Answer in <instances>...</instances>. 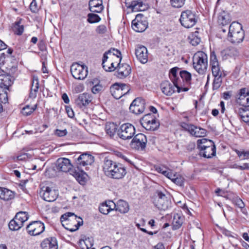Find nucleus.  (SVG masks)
<instances>
[{
  "label": "nucleus",
  "mask_w": 249,
  "mask_h": 249,
  "mask_svg": "<svg viewBox=\"0 0 249 249\" xmlns=\"http://www.w3.org/2000/svg\"><path fill=\"white\" fill-rule=\"evenodd\" d=\"M181 126L195 137H201L206 135L207 131L206 129L193 124L183 122L181 124Z\"/></svg>",
  "instance_id": "obj_13"
},
{
  "label": "nucleus",
  "mask_w": 249,
  "mask_h": 249,
  "mask_svg": "<svg viewBox=\"0 0 249 249\" xmlns=\"http://www.w3.org/2000/svg\"><path fill=\"white\" fill-rule=\"evenodd\" d=\"M184 181V178L181 176L178 175L176 178H174L173 182L178 186H181L183 185Z\"/></svg>",
  "instance_id": "obj_53"
},
{
  "label": "nucleus",
  "mask_w": 249,
  "mask_h": 249,
  "mask_svg": "<svg viewBox=\"0 0 249 249\" xmlns=\"http://www.w3.org/2000/svg\"><path fill=\"white\" fill-rule=\"evenodd\" d=\"M214 77L213 88V89H217L221 86L222 82V76H218L217 77Z\"/></svg>",
  "instance_id": "obj_47"
},
{
  "label": "nucleus",
  "mask_w": 249,
  "mask_h": 249,
  "mask_svg": "<svg viewBox=\"0 0 249 249\" xmlns=\"http://www.w3.org/2000/svg\"><path fill=\"white\" fill-rule=\"evenodd\" d=\"M70 160L67 158H59L56 161V168L59 171L69 172L78 181V172L75 169H73Z\"/></svg>",
  "instance_id": "obj_7"
},
{
  "label": "nucleus",
  "mask_w": 249,
  "mask_h": 249,
  "mask_svg": "<svg viewBox=\"0 0 249 249\" xmlns=\"http://www.w3.org/2000/svg\"><path fill=\"white\" fill-rule=\"evenodd\" d=\"M94 162V157L89 152H84L79 156V166L91 165Z\"/></svg>",
  "instance_id": "obj_22"
},
{
  "label": "nucleus",
  "mask_w": 249,
  "mask_h": 249,
  "mask_svg": "<svg viewBox=\"0 0 249 249\" xmlns=\"http://www.w3.org/2000/svg\"><path fill=\"white\" fill-rule=\"evenodd\" d=\"M102 66L103 69L107 71H112L116 69V67L115 66V62L113 61V60L110 59H107L104 64L103 63V59Z\"/></svg>",
  "instance_id": "obj_34"
},
{
  "label": "nucleus",
  "mask_w": 249,
  "mask_h": 249,
  "mask_svg": "<svg viewBox=\"0 0 249 249\" xmlns=\"http://www.w3.org/2000/svg\"><path fill=\"white\" fill-rule=\"evenodd\" d=\"M8 226L11 231H18L23 227L22 224L18 222L15 217L10 221Z\"/></svg>",
  "instance_id": "obj_39"
},
{
  "label": "nucleus",
  "mask_w": 249,
  "mask_h": 249,
  "mask_svg": "<svg viewBox=\"0 0 249 249\" xmlns=\"http://www.w3.org/2000/svg\"><path fill=\"white\" fill-rule=\"evenodd\" d=\"M145 101L141 98L134 99L129 107V110L132 113L138 115L143 112L145 109Z\"/></svg>",
  "instance_id": "obj_16"
},
{
  "label": "nucleus",
  "mask_w": 249,
  "mask_h": 249,
  "mask_svg": "<svg viewBox=\"0 0 249 249\" xmlns=\"http://www.w3.org/2000/svg\"><path fill=\"white\" fill-rule=\"evenodd\" d=\"M7 90H0V103H6L8 101Z\"/></svg>",
  "instance_id": "obj_50"
},
{
  "label": "nucleus",
  "mask_w": 249,
  "mask_h": 249,
  "mask_svg": "<svg viewBox=\"0 0 249 249\" xmlns=\"http://www.w3.org/2000/svg\"><path fill=\"white\" fill-rule=\"evenodd\" d=\"M78 62L73 63L71 67V72L72 76L76 79H78Z\"/></svg>",
  "instance_id": "obj_49"
},
{
  "label": "nucleus",
  "mask_w": 249,
  "mask_h": 249,
  "mask_svg": "<svg viewBox=\"0 0 249 249\" xmlns=\"http://www.w3.org/2000/svg\"><path fill=\"white\" fill-rule=\"evenodd\" d=\"M102 0H90L89 3V10L94 7L102 5Z\"/></svg>",
  "instance_id": "obj_52"
},
{
  "label": "nucleus",
  "mask_w": 249,
  "mask_h": 249,
  "mask_svg": "<svg viewBox=\"0 0 249 249\" xmlns=\"http://www.w3.org/2000/svg\"><path fill=\"white\" fill-rule=\"evenodd\" d=\"M115 208V203L112 200H108L100 205L99 210L102 213L107 214L110 212L114 210Z\"/></svg>",
  "instance_id": "obj_23"
},
{
  "label": "nucleus",
  "mask_w": 249,
  "mask_h": 249,
  "mask_svg": "<svg viewBox=\"0 0 249 249\" xmlns=\"http://www.w3.org/2000/svg\"><path fill=\"white\" fill-rule=\"evenodd\" d=\"M103 10V5H98L94 7L93 8H91L90 11L93 13H100Z\"/></svg>",
  "instance_id": "obj_61"
},
{
  "label": "nucleus",
  "mask_w": 249,
  "mask_h": 249,
  "mask_svg": "<svg viewBox=\"0 0 249 249\" xmlns=\"http://www.w3.org/2000/svg\"><path fill=\"white\" fill-rule=\"evenodd\" d=\"M14 217L23 226L24 223L28 219L29 215L26 212L20 211L17 213Z\"/></svg>",
  "instance_id": "obj_35"
},
{
  "label": "nucleus",
  "mask_w": 249,
  "mask_h": 249,
  "mask_svg": "<svg viewBox=\"0 0 249 249\" xmlns=\"http://www.w3.org/2000/svg\"><path fill=\"white\" fill-rule=\"evenodd\" d=\"M236 153L239 158L242 159H246L249 157V151H240L238 150H235Z\"/></svg>",
  "instance_id": "obj_56"
},
{
  "label": "nucleus",
  "mask_w": 249,
  "mask_h": 249,
  "mask_svg": "<svg viewBox=\"0 0 249 249\" xmlns=\"http://www.w3.org/2000/svg\"><path fill=\"white\" fill-rule=\"evenodd\" d=\"M199 155L205 158H211L216 154V147L213 142L206 138L197 141Z\"/></svg>",
  "instance_id": "obj_2"
},
{
  "label": "nucleus",
  "mask_w": 249,
  "mask_h": 249,
  "mask_svg": "<svg viewBox=\"0 0 249 249\" xmlns=\"http://www.w3.org/2000/svg\"><path fill=\"white\" fill-rule=\"evenodd\" d=\"M89 179V178L88 174L79 168V183L82 185H85Z\"/></svg>",
  "instance_id": "obj_37"
},
{
  "label": "nucleus",
  "mask_w": 249,
  "mask_h": 249,
  "mask_svg": "<svg viewBox=\"0 0 249 249\" xmlns=\"http://www.w3.org/2000/svg\"><path fill=\"white\" fill-rule=\"evenodd\" d=\"M44 230V224L40 221H32L26 227V230L28 233L32 236L40 234L43 232Z\"/></svg>",
  "instance_id": "obj_15"
},
{
  "label": "nucleus",
  "mask_w": 249,
  "mask_h": 249,
  "mask_svg": "<svg viewBox=\"0 0 249 249\" xmlns=\"http://www.w3.org/2000/svg\"><path fill=\"white\" fill-rule=\"evenodd\" d=\"M142 125L146 130L154 131L159 126V123L150 113L144 115L141 121Z\"/></svg>",
  "instance_id": "obj_12"
},
{
  "label": "nucleus",
  "mask_w": 249,
  "mask_h": 249,
  "mask_svg": "<svg viewBox=\"0 0 249 249\" xmlns=\"http://www.w3.org/2000/svg\"><path fill=\"white\" fill-rule=\"evenodd\" d=\"M66 110L68 115L70 118H73L74 116V112L72 109L68 106L66 107Z\"/></svg>",
  "instance_id": "obj_63"
},
{
  "label": "nucleus",
  "mask_w": 249,
  "mask_h": 249,
  "mask_svg": "<svg viewBox=\"0 0 249 249\" xmlns=\"http://www.w3.org/2000/svg\"><path fill=\"white\" fill-rule=\"evenodd\" d=\"M143 20H146L145 19V18L142 14H138L134 19L132 20V22H141V21H143Z\"/></svg>",
  "instance_id": "obj_60"
},
{
  "label": "nucleus",
  "mask_w": 249,
  "mask_h": 249,
  "mask_svg": "<svg viewBox=\"0 0 249 249\" xmlns=\"http://www.w3.org/2000/svg\"><path fill=\"white\" fill-rule=\"evenodd\" d=\"M131 27L136 32H142L144 31L148 27V22L146 20L141 22H132Z\"/></svg>",
  "instance_id": "obj_28"
},
{
  "label": "nucleus",
  "mask_w": 249,
  "mask_h": 249,
  "mask_svg": "<svg viewBox=\"0 0 249 249\" xmlns=\"http://www.w3.org/2000/svg\"><path fill=\"white\" fill-rule=\"evenodd\" d=\"M96 31L100 34L104 33L106 31V27L104 25L99 26L96 29Z\"/></svg>",
  "instance_id": "obj_64"
},
{
  "label": "nucleus",
  "mask_w": 249,
  "mask_h": 249,
  "mask_svg": "<svg viewBox=\"0 0 249 249\" xmlns=\"http://www.w3.org/2000/svg\"><path fill=\"white\" fill-rule=\"evenodd\" d=\"M103 89V86L100 84L99 83H98L96 84L91 89L92 92L94 94H96L99 93L100 91H102Z\"/></svg>",
  "instance_id": "obj_54"
},
{
  "label": "nucleus",
  "mask_w": 249,
  "mask_h": 249,
  "mask_svg": "<svg viewBox=\"0 0 249 249\" xmlns=\"http://www.w3.org/2000/svg\"><path fill=\"white\" fill-rule=\"evenodd\" d=\"M15 193L7 188L0 187V198L8 201L15 197Z\"/></svg>",
  "instance_id": "obj_26"
},
{
  "label": "nucleus",
  "mask_w": 249,
  "mask_h": 249,
  "mask_svg": "<svg viewBox=\"0 0 249 249\" xmlns=\"http://www.w3.org/2000/svg\"><path fill=\"white\" fill-rule=\"evenodd\" d=\"M77 216L73 213L68 212L62 214L60 221L63 226L67 230L75 231L78 230Z\"/></svg>",
  "instance_id": "obj_5"
},
{
  "label": "nucleus",
  "mask_w": 249,
  "mask_h": 249,
  "mask_svg": "<svg viewBox=\"0 0 249 249\" xmlns=\"http://www.w3.org/2000/svg\"><path fill=\"white\" fill-rule=\"evenodd\" d=\"M88 17L87 21L90 23L98 22L101 20L99 16L95 14H89Z\"/></svg>",
  "instance_id": "obj_46"
},
{
  "label": "nucleus",
  "mask_w": 249,
  "mask_h": 249,
  "mask_svg": "<svg viewBox=\"0 0 249 249\" xmlns=\"http://www.w3.org/2000/svg\"><path fill=\"white\" fill-rule=\"evenodd\" d=\"M39 88V81L37 77H34L33 83L30 89L29 97L31 98H35Z\"/></svg>",
  "instance_id": "obj_30"
},
{
  "label": "nucleus",
  "mask_w": 249,
  "mask_h": 249,
  "mask_svg": "<svg viewBox=\"0 0 249 249\" xmlns=\"http://www.w3.org/2000/svg\"><path fill=\"white\" fill-rule=\"evenodd\" d=\"M102 168L107 177L115 179L123 178L127 173L126 168L123 164L107 158L103 161Z\"/></svg>",
  "instance_id": "obj_1"
},
{
  "label": "nucleus",
  "mask_w": 249,
  "mask_h": 249,
  "mask_svg": "<svg viewBox=\"0 0 249 249\" xmlns=\"http://www.w3.org/2000/svg\"><path fill=\"white\" fill-rule=\"evenodd\" d=\"M176 86L174 83H171L168 81H164L160 84L162 92L166 96H171L175 91Z\"/></svg>",
  "instance_id": "obj_21"
},
{
  "label": "nucleus",
  "mask_w": 249,
  "mask_h": 249,
  "mask_svg": "<svg viewBox=\"0 0 249 249\" xmlns=\"http://www.w3.org/2000/svg\"><path fill=\"white\" fill-rule=\"evenodd\" d=\"M117 68L116 76L117 77L122 79L128 76L131 73V69L127 64H120L119 62L116 66Z\"/></svg>",
  "instance_id": "obj_19"
},
{
  "label": "nucleus",
  "mask_w": 249,
  "mask_h": 249,
  "mask_svg": "<svg viewBox=\"0 0 249 249\" xmlns=\"http://www.w3.org/2000/svg\"><path fill=\"white\" fill-rule=\"evenodd\" d=\"M14 78L10 74L0 75V90H8L14 81Z\"/></svg>",
  "instance_id": "obj_20"
},
{
  "label": "nucleus",
  "mask_w": 249,
  "mask_h": 249,
  "mask_svg": "<svg viewBox=\"0 0 249 249\" xmlns=\"http://www.w3.org/2000/svg\"><path fill=\"white\" fill-rule=\"evenodd\" d=\"M188 40L193 46L197 45L201 41L200 37L198 36V32L196 31L194 33H192L188 36Z\"/></svg>",
  "instance_id": "obj_36"
},
{
  "label": "nucleus",
  "mask_w": 249,
  "mask_h": 249,
  "mask_svg": "<svg viewBox=\"0 0 249 249\" xmlns=\"http://www.w3.org/2000/svg\"><path fill=\"white\" fill-rule=\"evenodd\" d=\"M14 30L15 34L18 35H21L23 32L24 26L22 25H20V21L16 22L15 23Z\"/></svg>",
  "instance_id": "obj_45"
},
{
  "label": "nucleus",
  "mask_w": 249,
  "mask_h": 249,
  "mask_svg": "<svg viewBox=\"0 0 249 249\" xmlns=\"http://www.w3.org/2000/svg\"><path fill=\"white\" fill-rule=\"evenodd\" d=\"M178 68L176 67L171 69L170 71V77L172 82L174 83L175 85L176 86L177 89V92L180 93L181 91L180 88L178 86V81H180V79L177 77V71Z\"/></svg>",
  "instance_id": "obj_29"
},
{
  "label": "nucleus",
  "mask_w": 249,
  "mask_h": 249,
  "mask_svg": "<svg viewBox=\"0 0 249 249\" xmlns=\"http://www.w3.org/2000/svg\"><path fill=\"white\" fill-rule=\"evenodd\" d=\"M39 196L44 200L48 202L54 201L58 197V191L53 187L41 185L39 190Z\"/></svg>",
  "instance_id": "obj_8"
},
{
  "label": "nucleus",
  "mask_w": 249,
  "mask_h": 249,
  "mask_svg": "<svg viewBox=\"0 0 249 249\" xmlns=\"http://www.w3.org/2000/svg\"><path fill=\"white\" fill-rule=\"evenodd\" d=\"M193 67L199 74H203L207 71L208 67V57L203 52H196L193 58Z\"/></svg>",
  "instance_id": "obj_4"
},
{
  "label": "nucleus",
  "mask_w": 249,
  "mask_h": 249,
  "mask_svg": "<svg viewBox=\"0 0 249 249\" xmlns=\"http://www.w3.org/2000/svg\"><path fill=\"white\" fill-rule=\"evenodd\" d=\"M157 195L155 196L153 200L154 205L159 210L165 211L171 206V201L161 191H157Z\"/></svg>",
  "instance_id": "obj_9"
},
{
  "label": "nucleus",
  "mask_w": 249,
  "mask_h": 249,
  "mask_svg": "<svg viewBox=\"0 0 249 249\" xmlns=\"http://www.w3.org/2000/svg\"><path fill=\"white\" fill-rule=\"evenodd\" d=\"M184 217L178 213L175 214L173 220V230L178 229L182 225Z\"/></svg>",
  "instance_id": "obj_31"
},
{
  "label": "nucleus",
  "mask_w": 249,
  "mask_h": 249,
  "mask_svg": "<svg viewBox=\"0 0 249 249\" xmlns=\"http://www.w3.org/2000/svg\"><path fill=\"white\" fill-rule=\"evenodd\" d=\"M240 103L244 106L249 107V93L240 101Z\"/></svg>",
  "instance_id": "obj_57"
},
{
  "label": "nucleus",
  "mask_w": 249,
  "mask_h": 249,
  "mask_svg": "<svg viewBox=\"0 0 249 249\" xmlns=\"http://www.w3.org/2000/svg\"><path fill=\"white\" fill-rule=\"evenodd\" d=\"M54 134L58 137H64L67 134V131L66 129L64 130L57 129L55 130Z\"/></svg>",
  "instance_id": "obj_58"
},
{
  "label": "nucleus",
  "mask_w": 249,
  "mask_h": 249,
  "mask_svg": "<svg viewBox=\"0 0 249 249\" xmlns=\"http://www.w3.org/2000/svg\"><path fill=\"white\" fill-rule=\"evenodd\" d=\"M91 246L92 243L89 238L79 240V249H89Z\"/></svg>",
  "instance_id": "obj_38"
},
{
  "label": "nucleus",
  "mask_w": 249,
  "mask_h": 249,
  "mask_svg": "<svg viewBox=\"0 0 249 249\" xmlns=\"http://www.w3.org/2000/svg\"><path fill=\"white\" fill-rule=\"evenodd\" d=\"M228 39L232 43H239L244 38V32L242 26L238 22H233L229 28Z\"/></svg>",
  "instance_id": "obj_3"
},
{
  "label": "nucleus",
  "mask_w": 249,
  "mask_h": 249,
  "mask_svg": "<svg viewBox=\"0 0 249 249\" xmlns=\"http://www.w3.org/2000/svg\"><path fill=\"white\" fill-rule=\"evenodd\" d=\"M135 132V128L133 124L125 123L121 125L118 130V136L122 140H130L133 138Z\"/></svg>",
  "instance_id": "obj_10"
},
{
  "label": "nucleus",
  "mask_w": 249,
  "mask_h": 249,
  "mask_svg": "<svg viewBox=\"0 0 249 249\" xmlns=\"http://www.w3.org/2000/svg\"><path fill=\"white\" fill-rule=\"evenodd\" d=\"M179 75L182 81L186 82H189L191 80V74L190 73L186 71H182L179 72Z\"/></svg>",
  "instance_id": "obj_44"
},
{
  "label": "nucleus",
  "mask_w": 249,
  "mask_h": 249,
  "mask_svg": "<svg viewBox=\"0 0 249 249\" xmlns=\"http://www.w3.org/2000/svg\"><path fill=\"white\" fill-rule=\"evenodd\" d=\"M130 90L125 84L115 83L110 88V91L114 98L119 99L126 94Z\"/></svg>",
  "instance_id": "obj_11"
},
{
  "label": "nucleus",
  "mask_w": 249,
  "mask_h": 249,
  "mask_svg": "<svg viewBox=\"0 0 249 249\" xmlns=\"http://www.w3.org/2000/svg\"><path fill=\"white\" fill-rule=\"evenodd\" d=\"M197 18L195 12L186 10L181 12L179 21L182 26L186 28H190L196 24Z\"/></svg>",
  "instance_id": "obj_6"
},
{
  "label": "nucleus",
  "mask_w": 249,
  "mask_h": 249,
  "mask_svg": "<svg viewBox=\"0 0 249 249\" xmlns=\"http://www.w3.org/2000/svg\"><path fill=\"white\" fill-rule=\"evenodd\" d=\"M88 67L79 63V80L84 79L88 75Z\"/></svg>",
  "instance_id": "obj_40"
},
{
  "label": "nucleus",
  "mask_w": 249,
  "mask_h": 249,
  "mask_svg": "<svg viewBox=\"0 0 249 249\" xmlns=\"http://www.w3.org/2000/svg\"><path fill=\"white\" fill-rule=\"evenodd\" d=\"M42 249H57L58 245L56 239L50 237L44 239L41 244Z\"/></svg>",
  "instance_id": "obj_24"
},
{
  "label": "nucleus",
  "mask_w": 249,
  "mask_h": 249,
  "mask_svg": "<svg viewBox=\"0 0 249 249\" xmlns=\"http://www.w3.org/2000/svg\"><path fill=\"white\" fill-rule=\"evenodd\" d=\"M235 203L236 205H237L240 208H243L245 207L244 202L239 198H237L235 200Z\"/></svg>",
  "instance_id": "obj_62"
},
{
  "label": "nucleus",
  "mask_w": 249,
  "mask_h": 249,
  "mask_svg": "<svg viewBox=\"0 0 249 249\" xmlns=\"http://www.w3.org/2000/svg\"><path fill=\"white\" fill-rule=\"evenodd\" d=\"M248 93H249V92L247 91L246 89H245V88L241 89L240 90V92H239V97L238 98L239 101L241 100L243 98H244V97H245L246 95H247V94H248Z\"/></svg>",
  "instance_id": "obj_59"
},
{
  "label": "nucleus",
  "mask_w": 249,
  "mask_h": 249,
  "mask_svg": "<svg viewBox=\"0 0 249 249\" xmlns=\"http://www.w3.org/2000/svg\"><path fill=\"white\" fill-rule=\"evenodd\" d=\"M108 59H112L113 60L116 59L117 60L116 63L118 61L120 62L122 60L121 52L114 48H112L108 51L106 52L103 55V63L104 64L106 61Z\"/></svg>",
  "instance_id": "obj_18"
},
{
  "label": "nucleus",
  "mask_w": 249,
  "mask_h": 249,
  "mask_svg": "<svg viewBox=\"0 0 249 249\" xmlns=\"http://www.w3.org/2000/svg\"><path fill=\"white\" fill-rule=\"evenodd\" d=\"M116 130V126L114 123H109L106 126V132L110 137H112L114 135Z\"/></svg>",
  "instance_id": "obj_41"
},
{
  "label": "nucleus",
  "mask_w": 249,
  "mask_h": 249,
  "mask_svg": "<svg viewBox=\"0 0 249 249\" xmlns=\"http://www.w3.org/2000/svg\"><path fill=\"white\" fill-rule=\"evenodd\" d=\"M125 4L128 8H131L133 11H142V2L139 1L138 0H126Z\"/></svg>",
  "instance_id": "obj_27"
},
{
  "label": "nucleus",
  "mask_w": 249,
  "mask_h": 249,
  "mask_svg": "<svg viewBox=\"0 0 249 249\" xmlns=\"http://www.w3.org/2000/svg\"><path fill=\"white\" fill-rule=\"evenodd\" d=\"M211 69L213 77L222 76L223 71L220 68L219 64L211 66Z\"/></svg>",
  "instance_id": "obj_43"
},
{
  "label": "nucleus",
  "mask_w": 249,
  "mask_h": 249,
  "mask_svg": "<svg viewBox=\"0 0 249 249\" xmlns=\"http://www.w3.org/2000/svg\"><path fill=\"white\" fill-rule=\"evenodd\" d=\"M114 210L118 211L121 213H126L129 210V204L126 201L120 199L116 204L115 203Z\"/></svg>",
  "instance_id": "obj_25"
},
{
  "label": "nucleus",
  "mask_w": 249,
  "mask_h": 249,
  "mask_svg": "<svg viewBox=\"0 0 249 249\" xmlns=\"http://www.w3.org/2000/svg\"><path fill=\"white\" fill-rule=\"evenodd\" d=\"M147 142V138L145 135L138 133L132 140L130 145L133 149L143 150L146 147Z\"/></svg>",
  "instance_id": "obj_14"
},
{
  "label": "nucleus",
  "mask_w": 249,
  "mask_h": 249,
  "mask_svg": "<svg viewBox=\"0 0 249 249\" xmlns=\"http://www.w3.org/2000/svg\"><path fill=\"white\" fill-rule=\"evenodd\" d=\"M239 114L242 120L249 124V110H245L244 108L239 109Z\"/></svg>",
  "instance_id": "obj_42"
},
{
  "label": "nucleus",
  "mask_w": 249,
  "mask_h": 249,
  "mask_svg": "<svg viewBox=\"0 0 249 249\" xmlns=\"http://www.w3.org/2000/svg\"><path fill=\"white\" fill-rule=\"evenodd\" d=\"M35 109L34 108H30L29 106H26L22 109V113L26 116L30 115Z\"/></svg>",
  "instance_id": "obj_55"
},
{
  "label": "nucleus",
  "mask_w": 249,
  "mask_h": 249,
  "mask_svg": "<svg viewBox=\"0 0 249 249\" xmlns=\"http://www.w3.org/2000/svg\"><path fill=\"white\" fill-rule=\"evenodd\" d=\"M92 98L90 95L88 93H84L80 96H79V106L82 104L83 106H86L89 104L91 101Z\"/></svg>",
  "instance_id": "obj_33"
},
{
  "label": "nucleus",
  "mask_w": 249,
  "mask_h": 249,
  "mask_svg": "<svg viewBox=\"0 0 249 249\" xmlns=\"http://www.w3.org/2000/svg\"><path fill=\"white\" fill-rule=\"evenodd\" d=\"M186 0H170L171 5L175 8H180L185 4Z\"/></svg>",
  "instance_id": "obj_48"
},
{
  "label": "nucleus",
  "mask_w": 249,
  "mask_h": 249,
  "mask_svg": "<svg viewBox=\"0 0 249 249\" xmlns=\"http://www.w3.org/2000/svg\"><path fill=\"white\" fill-rule=\"evenodd\" d=\"M210 64L211 66L213 65H218L219 63L216 57V55L214 53V52H212L210 54Z\"/></svg>",
  "instance_id": "obj_51"
},
{
  "label": "nucleus",
  "mask_w": 249,
  "mask_h": 249,
  "mask_svg": "<svg viewBox=\"0 0 249 249\" xmlns=\"http://www.w3.org/2000/svg\"><path fill=\"white\" fill-rule=\"evenodd\" d=\"M218 23L223 26L228 24L230 22L229 15L225 11H223L218 15Z\"/></svg>",
  "instance_id": "obj_32"
},
{
  "label": "nucleus",
  "mask_w": 249,
  "mask_h": 249,
  "mask_svg": "<svg viewBox=\"0 0 249 249\" xmlns=\"http://www.w3.org/2000/svg\"><path fill=\"white\" fill-rule=\"evenodd\" d=\"M135 54L139 61L145 64L148 61V52L147 48L142 45H138L135 49Z\"/></svg>",
  "instance_id": "obj_17"
}]
</instances>
